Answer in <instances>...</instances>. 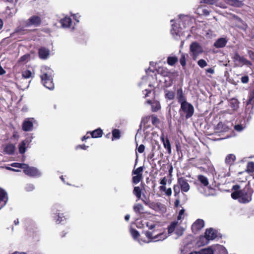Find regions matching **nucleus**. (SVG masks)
<instances>
[{"label":"nucleus","instance_id":"nucleus-2","mask_svg":"<svg viewBox=\"0 0 254 254\" xmlns=\"http://www.w3.org/2000/svg\"><path fill=\"white\" fill-rule=\"evenodd\" d=\"M156 231H147L145 233V236L146 238L149 239V241H145L138 239V242L140 244H142L143 243H150L151 242H158L159 241H163L168 237V235L166 233L162 232L160 233H156Z\"/></svg>","mask_w":254,"mask_h":254},{"label":"nucleus","instance_id":"nucleus-30","mask_svg":"<svg viewBox=\"0 0 254 254\" xmlns=\"http://www.w3.org/2000/svg\"><path fill=\"white\" fill-rule=\"evenodd\" d=\"M133 209L136 213L140 214L143 212L144 207L141 204L136 203L133 205Z\"/></svg>","mask_w":254,"mask_h":254},{"label":"nucleus","instance_id":"nucleus-63","mask_svg":"<svg viewBox=\"0 0 254 254\" xmlns=\"http://www.w3.org/2000/svg\"><path fill=\"white\" fill-rule=\"evenodd\" d=\"M249 55L250 57V58L254 61V52L252 51H249Z\"/></svg>","mask_w":254,"mask_h":254},{"label":"nucleus","instance_id":"nucleus-45","mask_svg":"<svg viewBox=\"0 0 254 254\" xmlns=\"http://www.w3.org/2000/svg\"><path fill=\"white\" fill-rule=\"evenodd\" d=\"M165 97L168 99L171 100H173L175 97V94L172 91H167L165 94Z\"/></svg>","mask_w":254,"mask_h":254},{"label":"nucleus","instance_id":"nucleus-64","mask_svg":"<svg viewBox=\"0 0 254 254\" xmlns=\"http://www.w3.org/2000/svg\"><path fill=\"white\" fill-rule=\"evenodd\" d=\"M73 18L77 22H79L78 18L80 17L78 14H74L73 15Z\"/></svg>","mask_w":254,"mask_h":254},{"label":"nucleus","instance_id":"nucleus-5","mask_svg":"<svg viewBox=\"0 0 254 254\" xmlns=\"http://www.w3.org/2000/svg\"><path fill=\"white\" fill-rule=\"evenodd\" d=\"M254 104V90L250 93L249 99L247 102L245 114V118L248 121L250 120L253 114V108Z\"/></svg>","mask_w":254,"mask_h":254},{"label":"nucleus","instance_id":"nucleus-28","mask_svg":"<svg viewBox=\"0 0 254 254\" xmlns=\"http://www.w3.org/2000/svg\"><path fill=\"white\" fill-rule=\"evenodd\" d=\"M46 72H43V74L41 75V79H50V78L52 77V71L50 70L49 68L46 69Z\"/></svg>","mask_w":254,"mask_h":254},{"label":"nucleus","instance_id":"nucleus-22","mask_svg":"<svg viewBox=\"0 0 254 254\" xmlns=\"http://www.w3.org/2000/svg\"><path fill=\"white\" fill-rule=\"evenodd\" d=\"M204 226V222L203 220L198 219L192 225V229L193 230H198Z\"/></svg>","mask_w":254,"mask_h":254},{"label":"nucleus","instance_id":"nucleus-32","mask_svg":"<svg viewBox=\"0 0 254 254\" xmlns=\"http://www.w3.org/2000/svg\"><path fill=\"white\" fill-rule=\"evenodd\" d=\"M90 134L93 138L100 137L102 136L103 131L101 129L98 128L90 132Z\"/></svg>","mask_w":254,"mask_h":254},{"label":"nucleus","instance_id":"nucleus-19","mask_svg":"<svg viewBox=\"0 0 254 254\" xmlns=\"http://www.w3.org/2000/svg\"><path fill=\"white\" fill-rule=\"evenodd\" d=\"M149 207L156 211H161L163 212L165 210L164 205L161 203H152L149 204Z\"/></svg>","mask_w":254,"mask_h":254},{"label":"nucleus","instance_id":"nucleus-33","mask_svg":"<svg viewBox=\"0 0 254 254\" xmlns=\"http://www.w3.org/2000/svg\"><path fill=\"white\" fill-rule=\"evenodd\" d=\"M198 180L204 186H207L209 184L208 179L203 175H198L197 177Z\"/></svg>","mask_w":254,"mask_h":254},{"label":"nucleus","instance_id":"nucleus-46","mask_svg":"<svg viewBox=\"0 0 254 254\" xmlns=\"http://www.w3.org/2000/svg\"><path fill=\"white\" fill-rule=\"evenodd\" d=\"M22 76L25 78L33 77L32 73L30 70H25L22 72Z\"/></svg>","mask_w":254,"mask_h":254},{"label":"nucleus","instance_id":"nucleus-34","mask_svg":"<svg viewBox=\"0 0 254 254\" xmlns=\"http://www.w3.org/2000/svg\"><path fill=\"white\" fill-rule=\"evenodd\" d=\"M178 61V58L176 56H170L167 58V63L169 65L173 66Z\"/></svg>","mask_w":254,"mask_h":254},{"label":"nucleus","instance_id":"nucleus-31","mask_svg":"<svg viewBox=\"0 0 254 254\" xmlns=\"http://www.w3.org/2000/svg\"><path fill=\"white\" fill-rule=\"evenodd\" d=\"M158 72L161 74L163 77H171L170 75L171 73L168 71V69L164 67H159Z\"/></svg>","mask_w":254,"mask_h":254},{"label":"nucleus","instance_id":"nucleus-4","mask_svg":"<svg viewBox=\"0 0 254 254\" xmlns=\"http://www.w3.org/2000/svg\"><path fill=\"white\" fill-rule=\"evenodd\" d=\"M179 112L181 116H185L188 119L193 115L194 108L191 104L187 102L181 104Z\"/></svg>","mask_w":254,"mask_h":254},{"label":"nucleus","instance_id":"nucleus-35","mask_svg":"<svg viewBox=\"0 0 254 254\" xmlns=\"http://www.w3.org/2000/svg\"><path fill=\"white\" fill-rule=\"evenodd\" d=\"M198 253L200 254H214L213 246L203 249Z\"/></svg>","mask_w":254,"mask_h":254},{"label":"nucleus","instance_id":"nucleus-44","mask_svg":"<svg viewBox=\"0 0 254 254\" xmlns=\"http://www.w3.org/2000/svg\"><path fill=\"white\" fill-rule=\"evenodd\" d=\"M130 233L134 240H137L139 236V232L137 230L133 229H130Z\"/></svg>","mask_w":254,"mask_h":254},{"label":"nucleus","instance_id":"nucleus-21","mask_svg":"<svg viewBox=\"0 0 254 254\" xmlns=\"http://www.w3.org/2000/svg\"><path fill=\"white\" fill-rule=\"evenodd\" d=\"M60 23L63 28H68L71 25V19L70 17L66 16L61 19Z\"/></svg>","mask_w":254,"mask_h":254},{"label":"nucleus","instance_id":"nucleus-20","mask_svg":"<svg viewBox=\"0 0 254 254\" xmlns=\"http://www.w3.org/2000/svg\"><path fill=\"white\" fill-rule=\"evenodd\" d=\"M216 234L215 231L212 228L207 229L205 232V237L208 240H213L216 237Z\"/></svg>","mask_w":254,"mask_h":254},{"label":"nucleus","instance_id":"nucleus-11","mask_svg":"<svg viewBox=\"0 0 254 254\" xmlns=\"http://www.w3.org/2000/svg\"><path fill=\"white\" fill-rule=\"evenodd\" d=\"M33 136L31 135L30 137L26 138L19 144V151L20 154H24L26 151V148L29 147Z\"/></svg>","mask_w":254,"mask_h":254},{"label":"nucleus","instance_id":"nucleus-54","mask_svg":"<svg viewBox=\"0 0 254 254\" xmlns=\"http://www.w3.org/2000/svg\"><path fill=\"white\" fill-rule=\"evenodd\" d=\"M180 62L181 64L184 66L186 65V58L185 55L184 54H182L181 55V58L180 60Z\"/></svg>","mask_w":254,"mask_h":254},{"label":"nucleus","instance_id":"nucleus-13","mask_svg":"<svg viewBox=\"0 0 254 254\" xmlns=\"http://www.w3.org/2000/svg\"><path fill=\"white\" fill-rule=\"evenodd\" d=\"M234 60L240 65H246L250 66L251 65V63L249 61L243 57H241L239 55H236L235 56Z\"/></svg>","mask_w":254,"mask_h":254},{"label":"nucleus","instance_id":"nucleus-51","mask_svg":"<svg viewBox=\"0 0 254 254\" xmlns=\"http://www.w3.org/2000/svg\"><path fill=\"white\" fill-rule=\"evenodd\" d=\"M25 189L27 191H31L35 189V186L32 184H27L25 188Z\"/></svg>","mask_w":254,"mask_h":254},{"label":"nucleus","instance_id":"nucleus-24","mask_svg":"<svg viewBox=\"0 0 254 254\" xmlns=\"http://www.w3.org/2000/svg\"><path fill=\"white\" fill-rule=\"evenodd\" d=\"M30 82V81L28 80H18L16 85L19 89L24 90L29 86Z\"/></svg>","mask_w":254,"mask_h":254},{"label":"nucleus","instance_id":"nucleus-55","mask_svg":"<svg viewBox=\"0 0 254 254\" xmlns=\"http://www.w3.org/2000/svg\"><path fill=\"white\" fill-rule=\"evenodd\" d=\"M145 149V146L143 144H141L139 146V147L137 148L138 152L140 153H142L144 152Z\"/></svg>","mask_w":254,"mask_h":254},{"label":"nucleus","instance_id":"nucleus-59","mask_svg":"<svg viewBox=\"0 0 254 254\" xmlns=\"http://www.w3.org/2000/svg\"><path fill=\"white\" fill-rule=\"evenodd\" d=\"M166 183H167V179L165 177L163 178L160 182V184L161 185H164V186L166 185Z\"/></svg>","mask_w":254,"mask_h":254},{"label":"nucleus","instance_id":"nucleus-61","mask_svg":"<svg viewBox=\"0 0 254 254\" xmlns=\"http://www.w3.org/2000/svg\"><path fill=\"white\" fill-rule=\"evenodd\" d=\"M147 226L148 227V229L150 230H153L155 227V225L154 224H149L148 223L147 224Z\"/></svg>","mask_w":254,"mask_h":254},{"label":"nucleus","instance_id":"nucleus-56","mask_svg":"<svg viewBox=\"0 0 254 254\" xmlns=\"http://www.w3.org/2000/svg\"><path fill=\"white\" fill-rule=\"evenodd\" d=\"M179 19H180V20H183V21H187L188 22L190 20L189 17L186 15H180Z\"/></svg>","mask_w":254,"mask_h":254},{"label":"nucleus","instance_id":"nucleus-49","mask_svg":"<svg viewBox=\"0 0 254 254\" xmlns=\"http://www.w3.org/2000/svg\"><path fill=\"white\" fill-rule=\"evenodd\" d=\"M143 171V168L142 167H139L137 168L136 169L134 170L132 172V174L135 175H142V173Z\"/></svg>","mask_w":254,"mask_h":254},{"label":"nucleus","instance_id":"nucleus-25","mask_svg":"<svg viewBox=\"0 0 254 254\" xmlns=\"http://www.w3.org/2000/svg\"><path fill=\"white\" fill-rule=\"evenodd\" d=\"M201 2L208 4H215L216 6L222 8L226 7V6L225 4H222L220 2H217V0H202Z\"/></svg>","mask_w":254,"mask_h":254},{"label":"nucleus","instance_id":"nucleus-38","mask_svg":"<svg viewBox=\"0 0 254 254\" xmlns=\"http://www.w3.org/2000/svg\"><path fill=\"white\" fill-rule=\"evenodd\" d=\"M66 219L64 213H59L56 218V221L57 223H61Z\"/></svg>","mask_w":254,"mask_h":254},{"label":"nucleus","instance_id":"nucleus-37","mask_svg":"<svg viewBox=\"0 0 254 254\" xmlns=\"http://www.w3.org/2000/svg\"><path fill=\"white\" fill-rule=\"evenodd\" d=\"M133 193L136 196L138 199L141 198V190L139 187H135L133 190Z\"/></svg>","mask_w":254,"mask_h":254},{"label":"nucleus","instance_id":"nucleus-26","mask_svg":"<svg viewBox=\"0 0 254 254\" xmlns=\"http://www.w3.org/2000/svg\"><path fill=\"white\" fill-rule=\"evenodd\" d=\"M236 160V156L233 154H230L227 155L225 158V162L228 165H232Z\"/></svg>","mask_w":254,"mask_h":254},{"label":"nucleus","instance_id":"nucleus-7","mask_svg":"<svg viewBox=\"0 0 254 254\" xmlns=\"http://www.w3.org/2000/svg\"><path fill=\"white\" fill-rule=\"evenodd\" d=\"M23 172L26 175L32 177H39L42 175V173L36 168L29 167L27 164L24 166Z\"/></svg>","mask_w":254,"mask_h":254},{"label":"nucleus","instance_id":"nucleus-62","mask_svg":"<svg viewBox=\"0 0 254 254\" xmlns=\"http://www.w3.org/2000/svg\"><path fill=\"white\" fill-rule=\"evenodd\" d=\"M206 71L207 73L213 74L214 72V70L213 68H209L206 69Z\"/></svg>","mask_w":254,"mask_h":254},{"label":"nucleus","instance_id":"nucleus-42","mask_svg":"<svg viewBox=\"0 0 254 254\" xmlns=\"http://www.w3.org/2000/svg\"><path fill=\"white\" fill-rule=\"evenodd\" d=\"M171 32L173 35H174L175 34H176V35H178L179 33V29L175 24H172Z\"/></svg>","mask_w":254,"mask_h":254},{"label":"nucleus","instance_id":"nucleus-10","mask_svg":"<svg viewBox=\"0 0 254 254\" xmlns=\"http://www.w3.org/2000/svg\"><path fill=\"white\" fill-rule=\"evenodd\" d=\"M178 183L181 188L182 192H187L189 191L190 186L185 178L183 177L178 178Z\"/></svg>","mask_w":254,"mask_h":254},{"label":"nucleus","instance_id":"nucleus-57","mask_svg":"<svg viewBox=\"0 0 254 254\" xmlns=\"http://www.w3.org/2000/svg\"><path fill=\"white\" fill-rule=\"evenodd\" d=\"M29 55H24L23 56H22L20 58V62H25L26 60H27L29 59Z\"/></svg>","mask_w":254,"mask_h":254},{"label":"nucleus","instance_id":"nucleus-48","mask_svg":"<svg viewBox=\"0 0 254 254\" xmlns=\"http://www.w3.org/2000/svg\"><path fill=\"white\" fill-rule=\"evenodd\" d=\"M142 175H136L132 178V182L134 184H138L141 180Z\"/></svg>","mask_w":254,"mask_h":254},{"label":"nucleus","instance_id":"nucleus-36","mask_svg":"<svg viewBox=\"0 0 254 254\" xmlns=\"http://www.w3.org/2000/svg\"><path fill=\"white\" fill-rule=\"evenodd\" d=\"M230 106L234 111H236L239 107V102L237 99H232L230 101Z\"/></svg>","mask_w":254,"mask_h":254},{"label":"nucleus","instance_id":"nucleus-6","mask_svg":"<svg viewBox=\"0 0 254 254\" xmlns=\"http://www.w3.org/2000/svg\"><path fill=\"white\" fill-rule=\"evenodd\" d=\"M184 228L180 226L179 222H172L168 227V234L175 232V234L178 236H181L184 232Z\"/></svg>","mask_w":254,"mask_h":254},{"label":"nucleus","instance_id":"nucleus-40","mask_svg":"<svg viewBox=\"0 0 254 254\" xmlns=\"http://www.w3.org/2000/svg\"><path fill=\"white\" fill-rule=\"evenodd\" d=\"M225 2L231 5L239 6L241 5V2L237 0H224Z\"/></svg>","mask_w":254,"mask_h":254},{"label":"nucleus","instance_id":"nucleus-29","mask_svg":"<svg viewBox=\"0 0 254 254\" xmlns=\"http://www.w3.org/2000/svg\"><path fill=\"white\" fill-rule=\"evenodd\" d=\"M15 150V147L11 144H7L4 149V152L8 154H12Z\"/></svg>","mask_w":254,"mask_h":254},{"label":"nucleus","instance_id":"nucleus-8","mask_svg":"<svg viewBox=\"0 0 254 254\" xmlns=\"http://www.w3.org/2000/svg\"><path fill=\"white\" fill-rule=\"evenodd\" d=\"M190 49L194 59H195L197 56L201 54L203 51L202 47L198 43L195 42L190 44Z\"/></svg>","mask_w":254,"mask_h":254},{"label":"nucleus","instance_id":"nucleus-17","mask_svg":"<svg viewBox=\"0 0 254 254\" xmlns=\"http://www.w3.org/2000/svg\"><path fill=\"white\" fill-rule=\"evenodd\" d=\"M214 254H228L226 248L222 245H213Z\"/></svg>","mask_w":254,"mask_h":254},{"label":"nucleus","instance_id":"nucleus-52","mask_svg":"<svg viewBox=\"0 0 254 254\" xmlns=\"http://www.w3.org/2000/svg\"><path fill=\"white\" fill-rule=\"evenodd\" d=\"M174 195L175 196H177V195H178L180 192V187L179 186V185H175L174 186Z\"/></svg>","mask_w":254,"mask_h":254},{"label":"nucleus","instance_id":"nucleus-43","mask_svg":"<svg viewBox=\"0 0 254 254\" xmlns=\"http://www.w3.org/2000/svg\"><path fill=\"white\" fill-rule=\"evenodd\" d=\"M113 138L112 140L115 139H119L120 138V131L119 129H115L112 131Z\"/></svg>","mask_w":254,"mask_h":254},{"label":"nucleus","instance_id":"nucleus-18","mask_svg":"<svg viewBox=\"0 0 254 254\" xmlns=\"http://www.w3.org/2000/svg\"><path fill=\"white\" fill-rule=\"evenodd\" d=\"M176 97L178 102L180 104L187 102L186 98L183 93V90L181 88L178 89Z\"/></svg>","mask_w":254,"mask_h":254},{"label":"nucleus","instance_id":"nucleus-47","mask_svg":"<svg viewBox=\"0 0 254 254\" xmlns=\"http://www.w3.org/2000/svg\"><path fill=\"white\" fill-rule=\"evenodd\" d=\"M247 170L249 172H254V162H249L247 165Z\"/></svg>","mask_w":254,"mask_h":254},{"label":"nucleus","instance_id":"nucleus-60","mask_svg":"<svg viewBox=\"0 0 254 254\" xmlns=\"http://www.w3.org/2000/svg\"><path fill=\"white\" fill-rule=\"evenodd\" d=\"M88 146H86L85 145H78L76 147V149L80 148L83 150H86L88 148Z\"/></svg>","mask_w":254,"mask_h":254},{"label":"nucleus","instance_id":"nucleus-50","mask_svg":"<svg viewBox=\"0 0 254 254\" xmlns=\"http://www.w3.org/2000/svg\"><path fill=\"white\" fill-rule=\"evenodd\" d=\"M25 164H26L23 163H13L11 164V166L13 167L21 168L23 170Z\"/></svg>","mask_w":254,"mask_h":254},{"label":"nucleus","instance_id":"nucleus-14","mask_svg":"<svg viewBox=\"0 0 254 254\" xmlns=\"http://www.w3.org/2000/svg\"><path fill=\"white\" fill-rule=\"evenodd\" d=\"M8 200L6 192L4 190L0 188V209L5 205Z\"/></svg>","mask_w":254,"mask_h":254},{"label":"nucleus","instance_id":"nucleus-1","mask_svg":"<svg viewBox=\"0 0 254 254\" xmlns=\"http://www.w3.org/2000/svg\"><path fill=\"white\" fill-rule=\"evenodd\" d=\"M142 90L143 97L147 98L146 103L151 105L152 111L156 112L158 111L160 108L159 102L154 99L155 94L153 91L154 87L151 86L148 80H143L140 84Z\"/></svg>","mask_w":254,"mask_h":254},{"label":"nucleus","instance_id":"nucleus-3","mask_svg":"<svg viewBox=\"0 0 254 254\" xmlns=\"http://www.w3.org/2000/svg\"><path fill=\"white\" fill-rule=\"evenodd\" d=\"M231 197L233 199H238L240 202L243 203H248L252 199L251 196L245 190L233 192L231 193Z\"/></svg>","mask_w":254,"mask_h":254},{"label":"nucleus","instance_id":"nucleus-12","mask_svg":"<svg viewBox=\"0 0 254 254\" xmlns=\"http://www.w3.org/2000/svg\"><path fill=\"white\" fill-rule=\"evenodd\" d=\"M41 18L39 16L34 15L29 18L26 21V25L28 26H38L41 23Z\"/></svg>","mask_w":254,"mask_h":254},{"label":"nucleus","instance_id":"nucleus-53","mask_svg":"<svg viewBox=\"0 0 254 254\" xmlns=\"http://www.w3.org/2000/svg\"><path fill=\"white\" fill-rule=\"evenodd\" d=\"M197 64L198 65L201 67H204L207 65V63L206 61L202 59L199 60L198 61Z\"/></svg>","mask_w":254,"mask_h":254},{"label":"nucleus","instance_id":"nucleus-41","mask_svg":"<svg viewBox=\"0 0 254 254\" xmlns=\"http://www.w3.org/2000/svg\"><path fill=\"white\" fill-rule=\"evenodd\" d=\"M197 12L199 14H203L205 15H207L209 13V12L207 9L203 8V7H198L197 9Z\"/></svg>","mask_w":254,"mask_h":254},{"label":"nucleus","instance_id":"nucleus-16","mask_svg":"<svg viewBox=\"0 0 254 254\" xmlns=\"http://www.w3.org/2000/svg\"><path fill=\"white\" fill-rule=\"evenodd\" d=\"M160 139L162 141L165 148L167 149L169 154L171 153V146L169 139L165 138L164 133H162L160 136Z\"/></svg>","mask_w":254,"mask_h":254},{"label":"nucleus","instance_id":"nucleus-27","mask_svg":"<svg viewBox=\"0 0 254 254\" xmlns=\"http://www.w3.org/2000/svg\"><path fill=\"white\" fill-rule=\"evenodd\" d=\"M41 83L45 88L49 90H53L54 88V84L52 80H41Z\"/></svg>","mask_w":254,"mask_h":254},{"label":"nucleus","instance_id":"nucleus-9","mask_svg":"<svg viewBox=\"0 0 254 254\" xmlns=\"http://www.w3.org/2000/svg\"><path fill=\"white\" fill-rule=\"evenodd\" d=\"M36 123V120L33 118L25 119L22 124V129L25 131H30L33 130L34 124Z\"/></svg>","mask_w":254,"mask_h":254},{"label":"nucleus","instance_id":"nucleus-39","mask_svg":"<svg viewBox=\"0 0 254 254\" xmlns=\"http://www.w3.org/2000/svg\"><path fill=\"white\" fill-rule=\"evenodd\" d=\"M246 125L245 123H244L243 124L241 123L240 124H238L234 126V128L236 130L240 132L246 128Z\"/></svg>","mask_w":254,"mask_h":254},{"label":"nucleus","instance_id":"nucleus-15","mask_svg":"<svg viewBox=\"0 0 254 254\" xmlns=\"http://www.w3.org/2000/svg\"><path fill=\"white\" fill-rule=\"evenodd\" d=\"M50 50L45 47H41L39 49V56L41 59L46 60L49 58Z\"/></svg>","mask_w":254,"mask_h":254},{"label":"nucleus","instance_id":"nucleus-23","mask_svg":"<svg viewBox=\"0 0 254 254\" xmlns=\"http://www.w3.org/2000/svg\"><path fill=\"white\" fill-rule=\"evenodd\" d=\"M227 40L224 38H221L218 39L214 44V46L217 48H220L224 47L226 43Z\"/></svg>","mask_w":254,"mask_h":254},{"label":"nucleus","instance_id":"nucleus-58","mask_svg":"<svg viewBox=\"0 0 254 254\" xmlns=\"http://www.w3.org/2000/svg\"><path fill=\"white\" fill-rule=\"evenodd\" d=\"M165 192L166 195L167 196H170L172 194V190L171 188L166 189Z\"/></svg>","mask_w":254,"mask_h":254}]
</instances>
